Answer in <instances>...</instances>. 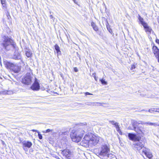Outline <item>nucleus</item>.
Segmentation results:
<instances>
[{"label":"nucleus","mask_w":159,"mask_h":159,"mask_svg":"<svg viewBox=\"0 0 159 159\" xmlns=\"http://www.w3.org/2000/svg\"><path fill=\"white\" fill-rule=\"evenodd\" d=\"M100 137L96 136L93 134V135L92 137L90 140L89 145L91 146H95L98 142Z\"/></svg>","instance_id":"423d86ee"},{"label":"nucleus","mask_w":159,"mask_h":159,"mask_svg":"<svg viewBox=\"0 0 159 159\" xmlns=\"http://www.w3.org/2000/svg\"><path fill=\"white\" fill-rule=\"evenodd\" d=\"M116 129L118 131L119 130V126L118 125V124L117 122H116V123L114 125Z\"/></svg>","instance_id":"c85d7f7f"},{"label":"nucleus","mask_w":159,"mask_h":159,"mask_svg":"<svg viewBox=\"0 0 159 159\" xmlns=\"http://www.w3.org/2000/svg\"><path fill=\"white\" fill-rule=\"evenodd\" d=\"M1 93L3 94H11L12 93V92L11 91H7V90H4L1 92Z\"/></svg>","instance_id":"4be33fe9"},{"label":"nucleus","mask_w":159,"mask_h":159,"mask_svg":"<svg viewBox=\"0 0 159 159\" xmlns=\"http://www.w3.org/2000/svg\"><path fill=\"white\" fill-rule=\"evenodd\" d=\"M52 130H51L49 129H47L45 131H44L43 132V133H47L48 132H52Z\"/></svg>","instance_id":"c756f323"},{"label":"nucleus","mask_w":159,"mask_h":159,"mask_svg":"<svg viewBox=\"0 0 159 159\" xmlns=\"http://www.w3.org/2000/svg\"><path fill=\"white\" fill-rule=\"evenodd\" d=\"M66 133H67V132H64V134H65V133H66Z\"/></svg>","instance_id":"37998d69"},{"label":"nucleus","mask_w":159,"mask_h":159,"mask_svg":"<svg viewBox=\"0 0 159 159\" xmlns=\"http://www.w3.org/2000/svg\"><path fill=\"white\" fill-rule=\"evenodd\" d=\"M107 30L109 31V32L113 35H114V34L112 33V29L109 26H107Z\"/></svg>","instance_id":"a878e982"},{"label":"nucleus","mask_w":159,"mask_h":159,"mask_svg":"<svg viewBox=\"0 0 159 159\" xmlns=\"http://www.w3.org/2000/svg\"><path fill=\"white\" fill-rule=\"evenodd\" d=\"M148 111L151 113H152L153 111H154V109H150L148 110Z\"/></svg>","instance_id":"f704fd0d"},{"label":"nucleus","mask_w":159,"mask_h":159,"mask_svg":"<svg viewBox=\"0 0 159 159\" xmlns=\"http://www.w3.org/2000/svg\"><path fill=\"white\" fill-rule=\"evenodd\" d=\"M13 57L15 59H20L21 57L20 53L18 52L17 51H15Z\"/></svg>","instance_id":"2eb2a0df"},{"label":"nucleus","mask_w":159,"mask_h":159,"mask_svg":"<svg viewBox=\"0 0 159 159\" xmlns=\"http://www.w3.org/2000/svg\"><path fill=\"white\" fill-rule=\"evenodd\" d=\"M31 89L33 90L38 91L40 89L39 84L36 79L34 82L31 87Z\"/></svg>","instance_id":"1a4fd4ad"},{"label":"nucleus","mask_w":159,"mask_h":159,"mask_svg":"<svg viewBox=\"0 0 159 159\" xmlns=\"http://www.w3.org/2000/svg\"><path fill=\"white\" fill-rule=\"evenodd\" d=\"M25 54L28 57H30L32 56V53L30 50H28L25 51Z\"/></svg>","instance_id":"412c9836"},{"label":"nucleus","mask_w":159,"mask_h":159,"mask_svg":"<svg viewBox=\"0 0 159 159\" xmlns=\"http://www.w3.org/2000/svg\"><path fill=\"white\" fill-rule=\"evenodd\" d=\"M93 134L91 133H88L86 134L83 139L82 143H84L86 145H89L90 140L92 137ZM85 146V145H84Z\"/></svg>","instance_id":"20e7f679"},{"label":"nucleus","mask_w":159,"mask_h":159,"mask_svg":"<svg viewBox=\"0 0 159 159\" xmlns=\"http://www.w3.org/2000/svg\"><path fill=\"white\" fill-rule=\"evenodd\" d=\"M110 148L107 144H104L102 145L99 148L98 152V155L102 157L106 156L109 151Z\"/></svg>","instance_id":"7ed1b4c3"},{"label":"nucleus","mask_w":159,"mask_h":159,"mask_svg":"<svg viewBox=\"0 0 159 159\" xmlns=\"http://www.w3.org/2000/svg\"><path fill=\"white\" fill-rule=\"evenodd\" d=\"M154 109V111L156 112H158L159 113V108H153Z\"/></svg>","instance_id":"2f4dec72"},{"label":"nucleus","mask_w":159,"mask_h":159,"mask_svg":"<svg viewBox=\"0 0 159 159\" xmlns=\"http://www.w3.org/2000/svg\"><path fill=\"white\" fill-rule=\"evenodd\" d=\"M1 3L2 5L5 4L6 2L5 0H1Z\"/></svg>","instance_id":"72a5a7b5"},{"label":"nucleus","mask_w":159,"mask_h":159,"mask_svg":"<svg viewBox=\"0 0 159 159\" xmlns=\"http://www.w3.org/2000/svg\"><path fill=\"white\" fill-rule=\"evenodd\" d=\"M50 18L52 19L53 18V16L52 15H50Z\"/></svg>","instance_id":"a19ab883"},{"label":"nucleus","mask_w":159,"mask_h":159,"mask_svg":"<svg viewBox=\"0 0 159 159\" xmlns=\"http://www.w3.org/2000/svg\"><path fill=\"white\" fill-rule=\"evenodd\" d=\"M94 78H95V80H96V78H95V77H94Z\"/></svg>","instance_id":"a18cd8bd"},{"label":"nucleus","mask_w":159,"mask_h":159,"mask_svg":"<svg viewBox=\"0 0 159 159\" xmlns=\"http://www.w3.org/2000/svg\"><path fill=\"white\" fill-rule=\"evenodd\" d=\"M143 152L149 158L151 159L152 157V155L151 152H149V150L148 148H144L143 150Z\"/></svg>","instance_id":"9d476101"},{"label":"nucleus","mask_w":159,"mask_h":159,"mask_svg":"<svg viewBox=\"0 0 159 159\" xmlns=\"http://www.w3.org/2000/svg\"><path fill=\"white\" fill-rule=\"evenodd\" d=\"M156 41L157 43H159V39H156Z\"/></svg>","instance_id":"ea45409f"},{"label":"nucleus","mask_w":159,"mask_h":159,"mask_svg":"<svg viewBox=\"0 0 159 159\" xmlns=\"http://www.w3.org/2000/svg\"><path fill=\"white\" fill-rule=\"evenodd\" d=\"M152 50L154 54L156 55L158 53H159V50L156 46H153Z\"/></svg>","instance_id":"6ab92c4d"},{"label":"nucleus","mask_w":159,"mask_h":159,"mask_svg":"<svg viewBox=\"0 0 159 159\" xmlns=\"http://www.w3.org/2000/svg\"><path fill=\"white\" fill-rule=\"evenodd\" d=\"M136 65V64H135V63H134V64L132 65L131 66V68H130V70L133 72H134V69H135L136 67H135V65Z\"/></svg>","instance_id":"393cba45"},{"label":"nucleus","mask_w":159,"mask_h":159,"mask_svg":"<svg viewBox=\"0 0 159 159\" xmlns=\"http://www.w3.org/2000/svg\"><path fill=\"white\" fill-rule=\"evenodd\" d=\"M144 123L145 124H147V125H152L155 127L159 126V123L158 122L152 123L148 122H146Z\"/></svg>","instance_id":"f3484780"},{"label":"nucleus","mask_w":159,"mask_h":159,"mask_svg":"<svg viewBox=\"0 0 159 159\" xmlns=\"http://www.w3.org/2000/svg\"><path fill=\"white\" fill-rule=\"evenodd\" d=\"M128 136L130 140L134 141L140 140L141 139V137L139 136H138L134 134L131 133L128 134Z\"/></svg>","instance_id":"6e6552de"},{"label":"nucleus","mask_w":159,"mask_h":159,"mask_svg":"<svg viewBox=\"0 0 159 159\" xmlns=\"http://www.w3.org/2000/svg\"><path fill=\"white\" fill-rule=\"evenodd\" d=\"M101 83L103 84L106 85L107 84V82L106 81L103 79L100 80Z\"/></svg>","instance_id":"bb28decb"},{"label":"nucleus","mask_w":159,"mask_h":159,"mask_svg":"<svg viewBox=\"0 0 159 159\" xmlns=\"http://www.w3.org/2000/svg\"><path fill=\"white\" fill-rule=\"evenodd\" d=\"M109 122L112 125H115V124L116 123V122L114 121L110 120L109 121Z\"/></svg>","instance_id":"7c9ffc66"},{"label":"nucleus","mask_w":159,"mask_h":159,"mask_svg":"<svg viewBox=\"0 0 159 159\" xmlns=\"http://www.w3.org/2000/svg\"><path fill=\"white\" fill-rule=\"evenodd\" d=\"M138 19L141 24L143 26L147 24V23L144 21L143 18L139 15Z\"/></svg>","instance_id":"a211bd4d"},{"label":"nucleus","mask_w":159,"mask_h":159,"mask_svg":"<svg viewBox=\"0 0 159 159\" xmlns=\"http://www.w3.org/2000/svg\"><path fill=\"white\" fill-rule=\"evenodd\" d=\"M141 141L140 139V140H137L133 144L135 150H140L144 147V143Z\"/></svg>","instance_id":"39448f33"},{"label":"nucleus","mask_w":159,"mask_h":159,"mask_svg":"<svg viewBox=\"0 0 159 159\" xmlns=\"http://www.w3.org/2000/svg\"><path fill=\"white\" fill-rule=\"evenodd\" d=\"M84 133V130L80 128H76L72 130L70 134L72 141L77 143L79 142L81 140Z\"/></svg>","instance_id":"f257e3e1"},{"label":"nucleus","mask_w":159,"mask_h":159,"mask_svg":"<svg viewBox=\"0 0 159 159\" xmlns=\"http://www.w3.org/2000/svg\"><path fill=\"white\" fill-rule=\"evenodd\" d=\"M85 94L87 95H92V94L89 92H86L85 93Z\"/></svg>","instance_id":"58836bf2"},{"label":"nucleus","mask_w":159,"mask_h":159,"mask_svg":"<svg viewBox=\"0 0 159 159\" xmlns=\"http://www.w3.org/2000/svg\"><path fill=\"white\" fill-rule=\"evenodd\" d=\"M22 143L24 147H27L29 148H30L32 145L31 142L28 141H23Z\"/></svg>","instance_id":"4468645a"},{"label":"nucleus","mask_w":159,"mask_h":159,"mask_svg":"<svg viewBox=\"0 0 159 159\" xmlns=\"http://www.w3.org/2000/svg\"><path fill=\"white\" fill-rule=\"evenodd\" d=\"M132 123L135 129L136 128V126H138L139 124H145L144 122L142 121H137L134 120L133 121Z\"/></svg>","instance_id":"ddd939ff"},{"label":"nucleus","mask_w":159,"mask_h":159,"mask_svg":"<svg viewBox=\"0 0 159 159\" xmlns=\"http://www.w3.org/2000/svg\"><path fill=\"white\" fill-rule=\"evenodd\" d=\"M38 136L39 137V138L41 139H42V136L41 134H40L39 133H38Z\"/></svg>","instance_id":"473e14b6"},{"label":"nucleus","mask_w":159,"mask_h":159,"mask_svg":"<svg viewBox=\"0 0 159 159\" xmlns=\"http://www.w3.org/2000/svg\"><path fill=\"white\" fill-rule=\"evenodd\" d=\"M116 129L118 131L119 130V126L118 125V124L117 122H116V123L114 125Z\"/></svg>","instance_id":"cd10ccee"},{"label":"nucleus","mask_w":159,"mask_h":159,"mask_svg":"<svg viewBox=\"0 0 159 159\" xmlns=\"http://www.w3.org/2000/svg\"><path fill=\"white\" fill-rule=\"evenodd\" d=\"M145 31L148 34H150L152 31V28L149 26L147 24L143 26Z\"/></svg>","instance_id":"f8f14e48"},{"label":"nucleus","mask_w":159,"mask_h":159,"mask_svg":"<svg viewBox=\"0 0 159 159\" xmlns=\"http://www.w3.org/2000/svg\"><path fill=\"white\" fill-rule=\"evenodd\" d=\"M32 131L33 132H37V130H35V129H32Z\"/></svg>","instance_id":"79ce46f5"},{"label":"nucleus","mask_w":159,"mask_h":159,"mask_svg":"<svg viewBox=\"0 0 159 159\" xmlns=\"http://www.w3.org/2000/svg\"><path fill=\"white\" fill-rule=\"evenodd\" d=\"M4 64L6 67L9 69L13 67L14 66L13 64L7 61H4Z\"/></svg>","instance_id":"dca6fc26"},{"label":"nucleus","mask_w":159,"mask_h":159,"mask_svg":"<svg viewBox=\"0 0 159 159\" xmlns=\"http://www.w3.org/2000/svg\"><path fill=\"white\" fill-rule=\"evenodd\" d=\"M91 25L93 27V30L95 31H97L98 30V28L94 23L92 22Z\"/></svg>","instance_id":"5701e85b"},{"label":"nucleus","mask_w":159,"mask_h":159,"mask_svg":"<svg viewBox=\"0 0 159 159\" xmlns=\"http://www.w3.org/2000/svg\"><path fill=\"white\" fill-rule=\"evenodd\" d=\"M23 148L25 151H28V149L26 148V147H24V146H23Z\"/></svg>","instance_id":"4c0bfd02"},{"label":"nucleus","mask_w":159,"mask_h":159,"mask_svg":"<svg viewBox=\"0 0 159 159\" xmlns=\"http://www.w3.org/2000/svg\"><path fill=\"white\" fill-rule=\"evenodd\" d=\"M103 103H101L99 102H94L91 103L90 105L95 106H101L102 105Z\"/></svg>","instance_id":"b1692460"},{"label":"nucleus","mask_w":159,"mask_h":159,"mask_svg":"<svg viewBox=\"0 0 159 159\" xmlns=\"http://www.w3.org/2000/svg\"><path fill=\"white\" fill-rule=\"evenodd\" d=\"M145 111V110H142V111Z\"/></svg>","instance_id":"c03bdc74"},{"label":"nucleus","mask_w":159,"mask_h":159,"mask_svg":"<svg viewBox=\"0 0 159 159\" xmlns=\"http://www.w3.org/2000/svg\"><path fill=\"white\" fill-rule=\"evenodd\" d=\"M62 154L66 158H68L71 156V152L67 149H64L62 151Z\"/></svg>","instance_id":"9b49d317"},{"label":"nucleus","mask_w":159,"mask_h":159,"mask_svg":"<svg viewBox=\"0 0 159 159\" xmlns=\"http://www.w3.org/2000/svg\"><path fill=\"white\" fill-rule=\"evenodd\" d=\"M74 70L76 72H77L78 71L77 68H76V67H75L74 68Z\"/></svg>","instance_id":"e433bc0d"},{"label":"nucleus","mask_w":159,"mask_h":159,"mask_svg":"<svg viewBox=\"0 0 159 159\" xmlns=\"http://www.w3.org/2000/svg\"><path fill=\"white\" fill-rule=\"evenodd\" d=\"M22 82L26 85H29L31 83V78L30 73L27 74L26 76L22 79Z\"/></svg>","instance_id":"0eeeda50"},{"label":"nucleus","mask_w":159,"mask_h":159,"mask_svg":"<svg viewBox=\"0 0 159 159\" xmlns=\"http://www.w3.org/2000/svg\"><path fill=\"white\" fill-rule=\"evenodd\" d=\"M12 40L8 37L5 36V38L2 46L7 50H9L11 47L15 48L16 44H12Z\"/></svg>","instance_id":"f03ea898"},{"label":"nucleus","mask_w":159,"mask_h":159,"mask_svg":"<svg viewBox=\"0 0 159 159\" xmlns=\"http://www.w3.org/2000/svg\"><path fill=\"white\" fill-rule=\"evenodd\" d=\"M55 48L56 50L57 51V54L58 55H59L61 54V52L60 50V48L58 46V45L57 44H56L55 45Z\"/></svg>","instance_id":"aec40b11"},{"label":"nucleus","mask_w":159,"mask_h":159,"mask_svg":"<svg viewBox=\"0 0 159 159\" xmlns=\"http://www.w3.org/2000/svg\"><path fill=\"white\" fill-rule=\"evenodd\" d=\"M156 55L157 56L158 62L159 63V53H158Z\"/></svg>","instance_id":"c9c22d12"}]
</instances>
